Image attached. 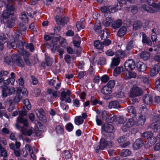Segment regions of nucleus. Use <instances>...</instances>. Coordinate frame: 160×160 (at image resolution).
I'll use <instances>...</instances> for the list:
<instances>
[{
    "instance_id": "obj_49",
    "label": "nucleus",
    "mask_w": 160,
    "mask_h": 160,
    "mask_svg": "<svg viewBox=\"0 0 160 160\" xmlns=\"http://www.w3.org/2000/svg\"><path fill=\"white\" fill-rule=\"evenodd\" d=\"M134 48V44L133 41L130 40L127 44L126 49L127 51H129L131 50Z\"/></svg>"
},
{
    "instance_id": "obj_37",
    "label": "nucleus",
    "mask_w": 160,
    "mask_h": 160,
    "mask_svg": "<svg viewBox=\"0 0 160 160\" xmlns=\"http://www.w3.org/2000/svg\"><path fill=\"white\" fill-rule=\"evenodd\" d=\"M124 71L123 68L122 67H117L114 69L113 72V75L114 76H117V74H120L121 72Z\"/></svg>"
},
{
    "instance_id": "obj_47",
    "label": "nucleus",
    "mask_w": 160,
    "mask_h": 160,
    "mask_svg": "<svg viewBox=\"0 0 160 160\" xmlns=\"http://www.w3.org/2000/svg\"><path fill=\"white\" fill-rule=\"evenodd\" d=\"M114 96L117 98H122L124 96V93L121 90H118L114 93Z\"/></svg>"
},
{
    "instance_id": "obj_19",
    "label": "nucleus",
    "mask_w": 160,
    "mask_h": 160,
    "mask_svg": "<svg viewBox=\"0 0 160 160\" xmlns=\"http://www.w3.org/2000/svg\"><path fill=\"white\" fill-rule=\"evenodd\" d=\"M142 41L143 44L151 46H152V42L149 38L147 36L146 34L144 32H142Z\"/></svg>"
},
{
    "instance_id": "obj_50",
    "label": "nucleus",
    "mask_w": 160,
    "mask_h": 160,
    "mask_svg": "<svg viewBox=\"0 0 160 160\" xmlns=\"http://www.w3.org/2000/svg\"><path fill=\"white\" fill-rule=\"evenodd\" d=\"M150 118L151 120L154 122H160V114H155L152 115Z\"/></svg>"
},
{
    "instance_id": "obj_14",
    "label": "nucleus",
    "mask_w": 160,
    "mask_h": 160,
    "mask_svg": "<svg viewBox=\"0 0 160 160\" xmlns=\"http://www.w3.org/2000/svg\"><path fill=\"white\" fill-rule=\"evenodd\" d=\"M22 56L26 65L28 66L31 65V62L30 59L31 54L29 52L25 51L22 54Z\"/></svg>"
},
{
    "instance_id": "obj_9",
    "label": "nucleus",
    "mask_w": 160,
    "mask_h": 160,
    "mask_svg": "<svg viewBox=\"0 0 160 160\" xmlns=\"http://www.w3.org/2000/svg\"><path fill=\"white\" fill-rule=\"evenodd\" d=\"M55 20L57 24L62 26H64L65 24L68 23L69 21L68 17L64 16V17L61 18L58 15H57L55 17Z\"/></svg>"
},
{
    "instance_id": "obj_13",
    "label": "nucleus",
    "mask_w": 160,
    "mask_h": 160,
    "mask_svg": "<svg viewBox=\"0 0 160 160\" xmlns=\"http://www.w3.org/2000/svg\"><path fill=\"white\" fill-rule=\"evenodd\" d=\"M117 7L115 6L112 7L111 6L108 7L103 6L100 8V10L102 12L105 13H108V12L114 13L117 9Z\"/></svg>"
},
{
    "instance_id": "obj_52",
    "label": "nucleus",
    "mask_w": 160,
    "mask_h": 160,
    "mask_svg": "<svg viewBox=\"0 0 160 160\" xmlns=\"http://www.w3.org/2000/svg\"><path fill=\"white\" fill-rule=\"evenodd\" d=\"M128 74L126 73L128 78H135L136 77V73L133 72L128 71Z\"/></svg>"
},
{
    "instance_id": "obj_59",
    "label": "nucleus",
    "mask_w": 160,
    "mask_h": 160,
    "mask_svg": "<svg viewBox=\"0 0 160 160\" xmlns=\"http://www.w3.org/2000/svg\"><path fill=\"white\" fill-rule=\"evenodd\" d=\"M64 157L65 158L68 159L72 157V155L70 152L68 150H65L63 151Z\"/></svg>"
},
{
    "instance_id": "obj_48",
    "label": "nucleus",
    "mask_w": 160,
    "mask_h": 160,
    "mask_svg": "<svg viewBox=\"0 0 160 160\" xmlns=\"http://www.w3.org/2000/svg\"><path fill=\"white\" fill-rule=\"evenodd\" d=\"M22 131L23 135H27L29 136H31L32 133V129H29L27 130L23 128V129H22Z\"/></svg>"
},
{
    "instance_id": "obj_24",
    "label": "nucleus",
    "mask_w": 160,
    "mask_h": 160,
    "mask_svg": "<svg viewBox=\"0 0 160 160\" xmlns=\"http://www.w3.org/2000/svg\"><path fill=\"white\" fill-rule=\"evenodd\" d=\"M94 47L97 49H98L102 52L103 51V46L102 43L100 40H96L94 42Z\"/></svg>"
},
{
    "instance_id": "obj_55",
    "label": "nucleus",
    "mask_w": 160,
    "mask_h": 160,
    "mask_svg": "<svg viewBox=\"0 0 160 160\" xmlns=\"http://www.w3.org/2000/svg\"><path fill=\"white\" fill-rule=\"evenodd\" d=\"M15 41L17 40H19L22 37V34L19 31H17L14 34Z\"/></svg>"
},
{
    "instance_id": "obj_17",
    "label": "nucleus",
    "mask_w": 160,
    "mask_h": 160,
    "mask_svg": "<svg viewBox=\"0 0 160 160\" xmlns=\"http://www.w3.org/2000/svg\"><path fill=\"white\" fill-rule=\"evenodd\" d=\"M144 143L141 138L137 139L133 143L132 147L135 150H137L142 147Z\"/></svg>"
},
{
    "instance_id": "obj_16",
    "label": "nucleus",
    "mask_w": 160,
    "mask_h": 160,
    "mask_svg": "<svg viewBox=\"0 0 160 160\" xmlns=\"http://www.w3.org/2000/svg\"><path fill=\"white\" fill-rule=\"evenodd\" d=\"M143 91L142 89L138 87H136L133 89L130 93L131 96L137 97L141 96L143 94Z\"/></svg>"
},
{
    "instance_id": "obj_8",
    "label": "nucleus",
    "mask_w": 160,
    "mask_h": 160,
    "mask_svg": "<svg viewBox=\"0 0 160 160\" xmlns=\"http://www.w3.org/2000/svg\"><path fill=\"white\" fill-rule=\"evenodd\" d=\"M57 37L55 36H52L51 38L52 40L51 41L52 43L53 44V47L51 49V50L53 52L56 51V50L59 48V45L58 44V40L59 37L60 36L59 35L56 34Z\"/></svg>"
},
{
    "instance_id": "obj_15",
    "label": "nucleus",
    "mask_w": 160,
    "mask_h": 160,
    "mask_svg": "<svg viewBox=\"0 0 160 160\" xmlns=\"http://www.w3.org/2000/svg\"><path fill=\"white\" fill-rule=\"evenodd\" d=\"M8 35L2 33H0V50L4 48V43L8 41Z\"/></svg>"
},
{
    "instance_id": "obj_36",
    "label": "nucleus",
    "mask_w": 160,
    "mask_h": 160,
    "mask_svg": "<svg viewBox=\"0 0 160 160\" xmlns=\"http://www.w3.org/2000/svg\"><path fill=\"white\" fill-rule=\"evenodd\" d=\"M117 117L116 115L110 113L108 118L106 119L105 121L107 122L112 123L116 120Z\"/></svg>"
},
{
    "instance_id": "obj_25",
    "label": "nucleus",
    "mask_w": 160,
    "mask_h": 160,
    "mask_svg": "<svg viewBox=\"0 0 160 160\" xmlns=\"http://www.w3.org/2000/svg\"><path fill=\"white\" fill-rule=\"evenodd\" d=\"M127 111L131 116L130 117L132 118H134L136 115V110L134 107L132 106H130L128 107Z\"/></svg>"
},
{
    "instance_id": "obj_1",
    "label": "nucleus",
    "mask_w": 160,
    "mask_h": 160,
    "mask_svg": "<svg viewBox=\"0 0 160 160\" xmlns=\"http://www.w3.org/2000/svg\"><path fill=\"white\" fill-rule=\"evenodd\" d=\"M26 42L25 41H22L18 40L15 41V40L13 37L9 38L8 42H7L8 47L10 49L11 48L16 49L17 48L22 50L23 49L24 46L25 47V43Z\"/></svg>"
},
{
    "instance_id": "obj_46",
    "label": "nucleus",
    "mask_w": 160,
    "mask_h": 160,
    "mask_svg": "<svg viewBox=\"0 0 160 160\" xmlns=\"http://www.w3.org/2000/svg\"><path fill=\"white\" fill-rule=\"evenodd\" d=\"M23 103L28 110H29L31 109V105L28 99H25L23 101Z\"/></svg>"
},
{
    "instance_id": "obj_61",
    "label": "nucleus",
    "mask_w": 160,
    "mask_h": 160,
    "mask_svg": "<svg viewBox=\"0 0 160 160\" xmlns=\"http://www.w3.org/2000/svg\"><path fill=\"white\" fill-rule=\"evenodd\" d=\"M103 46H109L112 42V41L109 39H104L103 41L102 42Z\"/></svg>"
},
{
    "instance_id": "obj_30",
    "label": "nucleus",
    "mask_w": 160,
    "mask_h": 160,
    "mask_svg": "<svg viewBox=\"0 0 160 160\" xmlns=\"http://www.w3.org/2000/svg\"><path fill=\"white\" fill-rule=\"evenodd\" d=\"M150 56V54L149 52L145 51H142L140 54V57L141 58L147 60L149 58Z\"/></svg>"
},
{
    "instance_id": "obj_4",
    "label": "nucleus",
    "mask_w": 160,
    "mask_h": 160,
    "mask_svg": "<svg viewBox=\"0 0 160 160\" xmlns=\"http://www.w3.org/2000/svg\"><path fill=\"white\" fill-rule=\"evenodd\" d=\"M108 136L107 137V138ZM106 139L101 138L100 140L99 148L101 150H104L105 148H111L112 145V142L111 141H108Z\"/></svg>"
},
{
    "instance_id": "obj_53",
    "label": "nucleus",
    "mask_w": 160,
    "mask_h": 160,
    "mask_svg": "<svg viewBox=\"0 0 160 160\" xmlns=\"http://www.w3.org/2000/svg\"><path fill=\"white\" fill-rule=\"evenodd\" d=\"M111 113L108 111L106 110L103 111L101 113V117L103 119H106V118H108V117L109 116Z\"/></svg>"
},
{
    "instance_id": "obj_40",
    "label": "nucleus",
    "mask_w": 160,
    "mask_h": 160,
    "mask_svg": "<svg viewBox=\"0 0 160 160\" xmlns=\"http://www.w3.org/2000/svg\"><path fill=\"white\" fill-rule=\"evenodd\" d=\"M84 122V119L81 116H78L75 118L74 119V123L77 125H79L83 123Z\"/></svg>"
},
{
    "instance_id": "obj_18",
    "label": "nucleus",
    "mask_w": 160,
    "mask_h": 160,
    "mask_svg": "<svg viewBox=\"0 0 160 160\" xmlns=\"http://www.w3.org/2000/svg\"><path fill=\"white\" fill-rule=\"evenodd\" d=\"M142 100L143 102L147 105L152 103L153 101L152 97L148 94L144 95L142 97Z\"/></svg>"
},
{
    "instance_id": "obj_7",
    "label": "nucleus",
    "mask_w": 160,
    "mask_h": 160,
    "mask_svg": "<svg viewBox=\"0 0 160 160\" xmlns=\"http://www.w3.org/2000/svg\"><path fill=\"white\" fill-rule=\"evenodd\" d=\"M101 23L100 21L97 22L94 24V30L97 33L101 34V38L102 40L103 39L104 34V31L102 30Z\"/></svg>"
},
{
    "instance_id": "obj_3",
    "label": "nucleus",
    "mask_w": 160,
    "mask_h": 160,
    "mask_svg": "<svg viewBox=\"0 0 160 160\" xmlns=\"http://www.w3.org/2000/svg\"><path fill=\"white\" fill-rule=\"evenodd\" d=\"M12 58L14 63H15L18 66L21 68L24 67V61L22 59L21 56L20 54H12Z\"/></svg>"
},
{
    "instance_id": "obj_43",
    "label": "nucleus",
    "mask_w": 160,
    "mask_h": 160,
    "mask_svg": "<svg viewBox=\"0 0 160 160\" xmlns=\"http://www.w3.org/2000/svg\"><path fill=\"white\" fill-rule=\"evenodd\" d=\"M153 135V133L151 132H146L142 133V136L148 140Z\"/></svg>"
},
{
    "instance_id": "obj_35",
    "label": "nucleus",
    "mask_w": 160,
    "mask_h": 160,
    "mask_svg": "<svg viewBox=\"0 0 160 160\" xmlns=\"http://www.w3.org/2000/svg\"><path fill=\"white\" fill-rule=\"evenodd\" d=\"M113 21V19L112 17H107L106 18L105 20L102 23L105 27H108L110 25Z\"/></svg>"
},
{
    "instance_id": "obj_12",
    "label": "nucleus",
    "mask_w": 160,
    "mask_h": 160,
    "mask_svg": "<svg viewBox=\"0 0 160 160\" xmlns=\"http://www.w3.org/2000/svg\"><path fill=\"white\" fill-rule=\"evenodd\" d=\"M160 70V65L155 64L152 66L149 73L151 77H153L157 75Z\"/></svg>"
},
{
    "instance_id": "obj_39",
    "label": "nucleus",
    "mask_w": 160,
    "mask_h": 160,
    "mask_svg": "<svg viewBox=\"0 0 160 160\" xmlns=\"http://www.w3.org/2000/svg\"><path fill=\"white\" fill-rule=\"evenodd\" d=\"M120 60L119 58H114L112 60L111 64V68H113L115 66L118 65L120 63Z\"/></svg>"
},
{
    "instance_id": "obj_22",
    "label": "nucleus",
    "mask_w": 160,
    "mask_h": 160,
    "mask_svg": "<svg viewBox=\"0 0 160 160\" xmlns=\"http://www.w3.org/2000/svg\"><path fill=\"white\" fill-rule=\"evenodd\" d=\"M38 113L36 112L37 115L39 118V120L41 121H44L46 120V117L45 115V112L43 109L41 108L39 110H38Z\"/></svg>"
},
{
    "instance_id": "obj_64",
    "label": "nucleus",
    "mask_w": 160,
    "mask_h": 160,
    "mask_svg": "<svg viewBox=\"0 0 160 160\" xmlns=\"http://www.w3.org/2000/svg\"><path fill=\"white\" fill-rule=\"evenodd\" d=\"M156 141L157 139L156 138L153 136H152L148 140V142H149L150 144H151V146L154 144L156 142Z\"/></svg>"
},
{
    "instance_id": "obj_26",
    "label": "nucleus",
    "mask_w": 160,
    "mask_h": 160,
    "mask_svg": "<svg viewBox=\"0 0 160 160\" xmlns=\"http://www.w3.org/2000/svg\"><path fill=\"white\" fill-rule=\"evenodd\" d=\"M149 6H152L157 11H160V5L155 2L154 0H147L146 2Z\"/></svg>"
},
{
    "instance_id": "obj_56",
    "label": "nucleus",
    "mask_w": 160,
    "mask_h": 160,
    "mask_svg": "<svg viewBox=\"0 0 160 160\" xmlns=\"http://www.w3.org/2000/svg\"><path fill=\"white\" fill-rule=\"evenodd\" d=\"M135 124V122L132 118L128 119V121L125 124L126 126H127L129 128L133 126Z\"/></svg>"
},
{
    "instance_id": "obj_11",
    "label": "nucleus",
    "mask_w": 160,
    "mask_h": 160,
    "mask_svg": "<svg viewBox=\"0 0 160 160\" xmlns=\"http://www.w3.org/2000/svg\"><path fill=\"white\" fill-rule=\"evenodd\" d=\"M8 18H4L2 17V18L1 22L2 23L6 24L7 26L9 28H11L14 27L15 24V20L13 18H11L7 20Z\"/></svg>"
},
{
    "instance_id": "obj_33",
    "label": "nucleus",
    "mask_w": 160,
    "mask_h": 160,
    "mask_svg": "<svg viewBox=\"0 0 160 160\" xmlns=\"http://www.w3.org/2000/svg\"><path fill=\"white\" fill-rule=\"evenodd\" d=\"M119 107V103L117 101H113L110 102L108 104V107L109 108H117Z\"/></svg>"
},
{
    "instance_id": "obj_57",
    "label": "nucleus",
    "mask_w": 160,
    "mask_h": 160,
    "mask_svg": "<svg viewBox=\"0 0 160 160\" xmlns=\"http://www.w3.org/2000/svg\"><path fill=\"white\" fill-rule=\"evenodd\" d=\"M45 62L46 65L48 66H51L52 64V58L49 57L45 58Z\"/></svg>"
},
{
    "instance_id": "obj_32",
    "label": "nucleus",
    "mask_w": 160,
    "mask_h": 160,
    "mask_svg": "<svg viewBox=\"0 0 160 160\" xmlns=\"http://www.w3.org/2000/svg\"><path fill=\"white\" fill-rule=\"evenodd\" d=\"M112 90L107 85L104 86L101 90L102 92L105 95H108L112 92Z\"/></svg>"
},
{
    "instance_id": "obj_38",
    "label": "nucleus",
    "mask_w": 160,
    "mask_h": 160,
    "mask_svg": "<svg viewBox=\"0 0 160 160\" xmlns=\"http://www.w3.org/2000/svg\"><path fill=\"white\" fill-rule=\"evenodd\" d=\"M131 153V152L129 149H123L120 152V155L122 157H126L129 156Z\"/></svg>"
},
{
    "instance_id": "obj_63",
    "label": "nucleus",
    "mask_w": 160,
    "mask_h": 160,
    "mask_svg": "<svg viewBox=\"0 0 160 160\" xmlns=\"http://www.w3.org/2000/svg\"><path fill=\"white\" fill-rule=\"evenodd\" d=\"M22 98V96L21 95L16 94V95L14 97L13 101L15 103H18L21 99Z\"/></svg>"
},
{
    "instance_id": "obj_28",
    "label": "nucleus",
    "mask_w": 160,
    "mask_h": 160,
    "mask_svg": "<svg viewBox=\"0 0 160 160\" xmlns=\"http://www.w3.org/2000/svg\"><path fill=\"white\" fill-rule=\"evenodd\" d=\"M142 25V22L140 20L135 21L133 25V29L134 31H136L141 28Z\"/></svg>"
},
{
    "instance_id": "obj_34",
    "label": "nucleus",
    "mask_w": 160,
    "mask_h": 160,
    "mask_svg": "<svg viewBox=\"0 0 160 160\" xmlns=\"http://www.w3.org/2000/svg\"><path fill=\"white\" fill-rule=\"evenodd\" d=\"M127 31L126 27L122 26L121 28L118 32L117 35L119 37L122 38L125 34Z\"/></svg>"
},
{
    "instance_id": "obj_20",
    "label": "nucleus",
    "mask_w": 160,
    "mask_h": 160,
    "mask_svg": "<svg viewBox=\"0 0 160 160\" xmlns=\"http://www.w3.org/2000/svg\"><path fill=\"white\" fill-rule=\"evenodd\" d=\"M150 128L153 130L154 132L160 131V122H154L150 125Z\"/></svg>"
},
{
    "instance_id": "obj_45",
    "label": "nucleus",
    "mask_w": 160,
    "mask_h": 160,
    "mask_svg": "<svg viewBox=\"0 0 160 160\" xmlns=\"http://www.w3.org/2000/svg\"><path fill=\"white\" fill-rule=\"evenodd\" d=\"M66 130L68 132H71L72 131L74 128L73 124L71 122L68 123L65 126Z\"/></svg>"
},
{
    "instance_id": "obj_27",
    "label": "nucleus",
    "mask_w": 160,
    "mask_h": 160,
    "mask_svg": "<svg viewBox=\"0 0 160 160\" xmlns=\"http://www.w3.org/2000/svg\"><path fill=\"white\" fill-rule=\"evenodd\" d=\"M122 24V21L120 19H118L114 21L112 25V28L114 29L119 28Z\"/></svg>"
},
{
    "instance_id": "obj_41",
    "label": "nucleus",
    "mask_w": 160,
    "mask_h": 160,
    "mask_svg": "<svg viewBox=\"0 0 160 160\" xmlns=\"http://www.w3.org/2000/svg\"><path fill=\"white\" fill-rule=\"evenodd\" d=\"M55 130L57 133L58 134L62 135L63 134L64 131V128L60 125L56 126Z\"/></svg>"
},
{
    "instance_id": "obj_29",
    "label": "nucleus",
    "mask_w": 160,
    "mask_h": 160,
    "mask_svg": "<svg viewBox=\"0 0 160 160\" xmlns=\"http://www.w3.org/2000/svg\"><path fill=\"white\" fill-rule=\"evenodd\" d=\"M84 19L82 18L80 19V21L77 22L76 27L78 31L79 29L81 30L84 28Z\"/></svg>"
},
{
    "instance_id": "obj_54",
    "label": "nucleus",
    "mask_w": 160,
    "mask_h": 160,
    "mask_svg": "<svg viewBox=\"0 0 160 160\" xmlns=\"http://www.w3.org/2000/svg\"><path fill=\"white\" fill-rule=\"evenodd\" d=\"M126 141V138L125 135L119 137L117 140V141L119 144H122Z\"/></svg>"
},
{
    "instance_id": "obj_10",
    "label": "nucleus",
    "mask_w": 160,
    "mask_h": 160,
    "mask_svg": "<svg viewBox=\"0 0 160 160\" xmlns=\"http://www.w3.org/2000/svg\"><path fill=\"white\" fill-rule=\"evenodd\" d=\"M114 128L113 126L111 124L107 123L104 124L102 126V129L103 131L109 133L105 135L106 136H108L111 135V133L112 132Z\"/></svg>"
},
{
    "instance_id": "obj_23",
    "label": "nucleus",
    "mask_w": 160,
    "mask_h": 160,
    "mask_svg": "<svg viewBox=\"0 0 160 160\" xmlns=\"http://www.w3.org/2000/svg\"><path fill=\"white\" fill-rule=\"evenodd\" d=\"M146 120L145 115L140 114L138 117L137 118V124L138 125H142L144 124Z\"/></svg>"
},
{
    "instance_id": "obj_62",
    "label": "nucleus",
    "mask_w": 160,
    "mask_h": 160,
    "mask_svg": "<svg viewBox=\"0 0 160 160\" xmlns=\"http://www.w3.org/2000/svg\"><path fill=\"white\" fill-rule=\"evenodd\" d=\"M109 79V77L107 75H104L102 76L101 78L102 82L103 83L107 82Z\"/></svg>"
},
{
    "instance_id": "obj_2",
    "label": "nucleus",
    "mask_w": 160,
    "mask_h": 160,
    "mask_svg": "<svg viewBox=\"0 0 160 160\" xmlns=\"http://www.w3.org/2000/svg\"><path fill=\"white\" fill-rule=\"evenodd\" d=\"M6 9L3 11L2 14V17L5 19L9 18L13 16L15 10L14 6L11 3H8L6 5Z\"/></svg>"
},
{
    "instance_id": "obj_44",
    "label": "nucleus",
    "mask_w": 160,
    "mask_h": 160,
    "mask_svg": "<svg viewBox=\"0 0 160 160\" xmlns=\"http://www.w3.org/2000/svg\"><path fill=\"white\" fill-rule=\"evenodd\" d=\"M25 47L27 49H29L31 52H33L35 50L33 44L32 43L29 44L27 43H25Z\"/></svg>"
},
{
    "instance_id": "obj_21",
    "label": "nucleus",
    "mask_w": 160,
    "mask_h": 160,
    "mask_svg": "<svg viewBox=\"0 0 160 160\" xmlns=\"http://www.w3.org/2000/svg\"><path fill=\"white\" fill-rule=\"evenodd\" d=\"M136 68L139 72H143L146 70L147 66L142 62H137Z\"/></svg>"
},
{
    "instance_id": "obj_6",
    "label": "nucleus",
    "mask_w": 160,
    "mask_h": 160,
    "mask_svg": "<svg viewBox=\"0 0 160 160\" xmlns=\"http://www.w3.org/2000/svg\"><path fill=\"white\" fill-rule=\"evenodd\" d=\"M124 66L125 69L127 71L132 70L136 67L135 62L132 59H129L126 61Z\"/></svg>"
},
{
    "instance_id": "obj_60",
    "label": "nucleus",
    "mask_w": 160,
    "mask_h": 160,
    "mask_svg": "<svg viewBox=\"0 0 160 160\" xmlns=\"http://www.w3.org/2000/svg\"><path fill=\"white\" fill-rule=\"evenodd\" d=\"M115 85V82L114 80H110L107 84V86L110 88H111V89L114 88Z\"/></svg>"
},
{
    "instance_id": "obj_31",
    "label": "nucleus",
    "mask_w": 160,
    "mask_h": 160,
    "mask_svg": "<svg viewBox=\"0 0 160 160\" xmlns=\"http://www.w3.org/2000/svg\"><path fill=\"white\" fill-rule=\"evenodd\" d=\"M141 9L142 10L147 11L148 12L152 13H154L156 12L155 10L145 4H144L142 6Z\"/></svg>"
},
{
    "instance_id": "obj_58",
    "label": "nucleus",
    "mask_w": 160,
    "mask_h": 160,
    "mask_svg": "<svg viewBox=\"0 0 160 160\" xmlns=\"http://www.w3.org/2000/svg\"><path fill=\"white\" fill-rule=\"evenodd\" d=\"M98 63L100 65H104L106 63V60L105 58L102 57L99 58Z\"/></svg>"
},
{
    "instance_id": "obj_51",
    "label": "nucleus",
    "mask_w": 160,
    "mask_h": 160,
    "mask_svg": "<svg viewBox=\"0 0 160 160\" xmlns=\"http://www.w3.org/2000/svg\"><path fill=\"white\" fill-rule=\"evenodd\" d=\"M4 61L7 64L9 65H12V63H14L11 57L8 56L5 57L4 58Z\"/></svg>"
},
{
    "instance_id": "obj_5",
    "label": "nucleus",
    "mask_w": 160,
    "mask_h": 160,
    "mask_svg": "<svg viewBox=\"0 0 160 160\" xmlns=\"http://www.w3.org/2000/svg\"><path fill=\"white\" fill-rule=\"evenodd\" d=\"M15 91L13 87L10 88L7 85H4L2 88V96L4 98H6L8 96L12 94Z\"/></svg>"
},
{
    "instance_id": "obj_42",
    "label": "nucleus",
    "mask_w": 160,
    "mask_h": 160,
    "mask_svg": "<svg viewBox=\"0 0 160 160\" xmlns=\"http://www.w3.org/2000/svg\"><path fill=\"white\" fill-rule=\"evenodd\" d=\"M20 18L24 23H26L28 22V18L24 12H21V16L20 17Z\"/></svg>"
}]
</instances>
